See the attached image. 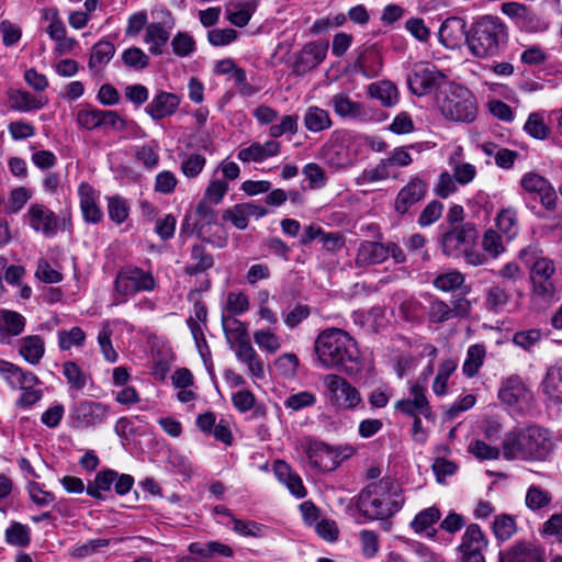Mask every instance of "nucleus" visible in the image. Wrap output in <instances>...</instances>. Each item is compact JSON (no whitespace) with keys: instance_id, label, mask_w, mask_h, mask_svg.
<instances>
[{"instance_id":"obj_19","label":"nucleus","mask_w":562,"mask_h":562,"mask_svg":"<svg viewBox=\"0 0 562 562\" xmlns=\"http://www.w3.org/2000/svg\"><path fill=\"white\" fill-rule=\"evenodd\" d=\"M166 12L170 18V23L153 22L145 27L144 43L148 46V52L154 56L164 54L166 45L170 40V32L175 26L171 13L169 11Z\"/></svg>"},{"instance_id":"obj_37","label":"nucleus","mask_w":562,"mask_h":562,"mask_svg":"<svg viewBox=\"0 0 562 562\" xmlns=\"http://www.w3.org/2000/svg\"><path fill=\"white\" fill-rule=\"evenodd\" d=\"M543 393L552 401L562 403V367L553 366L547 370L541 383Z\"/></svg>"},{"instance_id":"obj_16","label":"nucleus","mask_w":562,"mask_h":562,"mask_svg":"<svg viewBox=\"0 0 562 562\" xmlns=\"http://www.w3.org/2000/svg\"><path fill=\"white\" fill-rule=\"evenodd\" d=\"M30 227L44 237H55L58 232L57 215L44 204L34 203L26 213Z\"/></svg>"},{"instance_id":"obj_15","label":"nucleus","mask_w":562,"mask_h":562,"mask_svg":"<svg viewBox=\"0 0 562 562\" xmlns=\"http://www.w3.org/2000/svg\"><path fill=\"white\" fill-rule=\"evenodd\" d=\"M394 408L406 416H423L426 419H434L432 409L426 396V387L419 382H415L411 386L409 397L398 400Z\"/></svg>"},{"instance_id":"obj_41","label":"nucleus","mask_w":562,"mask_h":562,"mask_svg":"<svg viewBox=\"0 0 562 562\" xmlns=\"http://www.w3.org/2000/svg\"><path fill=\"white\" fill-rule=\"evenodd\" d=\"M368 91L372 98L380 100L384 106L391 108L398 102L397 88L389 80L371 83Z\"/></svg>"},{"instance_id":"obj_64","label":"nucleus","mask_w":562,"mask_h":562,"mask_svg":"<svg viewBox=\"0 0 562 562\" xmlns=\"http://www.w3.org/2000/svg\"><path fill=\"white\" fill-rule=\"evenodd\" d=\"M274 367L281 375L292 378L296 374L299 359L295 353L286 352L274 360Z\"/></svg>"},{"instance_id":"obj_30","label":"nucleus","mask_w":562,"mask_h":562,"mask_svg":"<svg viewBox=\"0 0 562 562\" xmlns=\"http://www.w3.org/2000/svg\"><path fill=\"white\" fill-rule=\"evenodd\" d=\"M448 166L458 184L467 186L476 177V168L470 162L463 161L462 147L458 146L448 158Z\"/></svg>"},{"instance_id":"obj_46","label":"nucleus","mask_w":562,"mask_h":562,"mask_svg":"<svg viewBox=\"0 0 562 562\" xmlns=\"http://www.w3.org/2000/svg\"><path fill=\"white\" fill-rule=\"evenodd\" d=\"M486 355L485 347L476 344L469 347L462 371L468 378H473L483 364Z\"/></svg>"},{"instance_id":"obj_4","label":"nucleus","mask_w":562,"mask_h":562,"mask_svg":"<svg viewBox=\"0 0 562 562\" xmlns=\"http://www.w3.org/2000/svg\"><path fill=\"white\" fill-rule=\"evenodd\" d=\"M552 449L550 432L539 426H529L518 432H508L503 441V454L507 460H546Z\"/></svg>"},{"instance_id":"obj_60","label":"nucleus","mask_w":562,"mask_h":562,"mask_svg":"<svg viewBox=\"0 0 562 562\" xmlns=\"http://www.w3.org/2000/svg\"><path fill=\"white\" fill-rule=\"evenodd\" d=\"M541 339L542 331L537 328L520 330L513 336V342L526 351H530Z\"/></svg>"},{"instance_id":"obj_8","label":"nucleus","mask_w":562,"mask_h":562,"mask_svg":"<svg viewBox=\"0 0 562 562\" xmlns=\"http://www.w3.org/2000/svg\"><path fill=\"white\" fill-rule=\"evenodd\" d=\"M358 142V135L347 130H336L322 146L319 157L323 162L334 169H344L353 165L356 153L351 146Z\"/></svg>"},{"instance_id":"obj_6","label":"nucleus","mask_w":562,"mask_h":562,"mask_svg":"<svg viewBox=\"0 0 562 562\" xmlns=\"http://www.w3.org/2000/svg\"><path fill=\"white\" fill-rule=\"evenodd\" d=\"M440 113L451 122L471 123L477 114L474 94L465 87L448 83L438 100Z\"/></svg>"},{"instance_id":"obj_47","label":"nucleus","mask_w":562,"mask_h":562,"mask_svg":"<svg viewBox=\"0 0 562 562\" xmlns=\"http://www.w3.org/2000/svg\"><path fill=\"white\" fill-rule=\"evenodd\" d=\"M512 294L503 284H494L486 290V306L494 312L502 311L510 301Z\"/></svg>"},{"instance_id":"obj_40","label":"nucleus","mask_w":562,"mask_h":562,"mask_svg":"<svg viewBox=\"0 0 562 562\" xmlns=\"http://www.w3.org/2000/svg\"><path fill=\"white\" fill-rule=\"evenodd\" d=\"M61 370L67 381L69 392H81L86 387L89 375L77 362L71 360L65 361L61 364Z\"/></svg>"},{"instance_id":"obj_56","label":"nucleus","mask_w":562,"mask_h":562,"mask_svg":"<svg viewBox=\"0 0 562 562\" xmlns=\"http://www.w3.org/2000/svg\"><path fill=\"white\" fill-rule=\"evenodd\" d=\"M254 341L268 353L277 352L281 347L280 338L269 329H259L254 333Z\"/></svg>"},{"instance_id":"obj_29","label":"nucleus","mask_w":562,"mask_h":562,"mask_svg":"<svg viewBox=\"0 0 562 562\" xmlns=\"http://www.w3.org/2000/svg\"><path fill=\"white\" fill-rule=\"evenodd\" d=\"M529 391L519 375H510L502 382L498 391L499 400L509 406L526 400Z\"/></svg>"},{"instance_id":"obj_3","label":"nucleus","mask_w":562,"mask_h":562,"mask_svg":"<svg viewBox=\"0 0 562 562\" xmlns=\"http://www.w3.org/2000/svg\"><path fill=\"white\" fill-rule=\"evenodd\" d=\"M403 504L404 499L394 488V481L383 477L360 492L357 508L368 520H383L400 512Z\"/></svg>"},{"instance_id":"obj_39","label":"nucleus","mask_w":562,"mask_h":562,"mask_svg":"<svg viewBox=\"0 0 562 562\" xmlns=\"http://www.w3.org/2000/svg\"><path fill=\"white\" fill-rule=\"evenodd\" d=\"M353 67L366 78H374L379 76L382 69V60L375 50L368 49L359 55Z\"/></svg>"},{"instance_id":"obj_55","label":"nucleus","mask_w":562,"mask_h":562,"mask_svg":"<svg viewBox=\"0 0 562 562\" xmlns=\"http://www.w3.org/2000/svg\"><path fill=\"white\" fill-rule=\"evenodd\" d=\"M552 501L551 494L536 485H531L526 494V506L531 510H539L548 506Z\"/></svg>"},{"instance_id":"obj_5","label":"nucleus","mask_w":562,"mask_h":562,"mask_svg":"<svg viewBox=\"0 0 562 562\" xmlns=\"http://www.w3.org/2000/svg\"><path fill=\"white\" fill-rule=\"evenodd\" d=\"M195 234L202 240L218 248L226 246L227 235L218 223L216 210L206 201H200L193 214H187L180 235Z\"/></svg>"},{"instance_id":"obj_21","label":"nucleus","mask_w":562,"mask_h":562,"mask_svg":"<svg viewBox=\"0 0 562 562\" xmlns=\"http://www.w3.org/2000/svg\"><path fill=\"white\" fill-rule=\"evenodd\" d=\"M499 562H544V550L535 543L519 541L507 551H501Z\"/></svg>"},{"instance_id":"obj_14","label":"nucleus","mask_w":562,"mask_h":562,"mask_svg":"<svg viewBox=\"0 0 562 562\" xmlns=\"http://www.w3.org/2000/svg\"><path fill=\"white\" fill-rule=\"evenodd\" d=\"M555 266L553 260L539 257L530 265V281L532 293L541 299H551L555 293L553 274Z\"/></svg>"},{"instance_id":"obj_59","label":"nucleus","mask_w":562,"mask_h":562,"mask_svg":"<svg viewBox=\"0 0 562 562\" xmlns=\"http://www.w3.org/2000/svg\"><path fill=\"white\" fill-rule=\"evenodd\" d=\"M122 61L128 68L144 69L149 65L148 55L139 47H130L122 53Z\"/></svg>"},{"instance_id":"obj_26","label":"nucleus","mask_w":562,"mask_h":562,"mask_svg":"<svg viewBox=\"0 0 562 562\" xmlns=\"http://www.w3.org/2000/svg\"><path fill=\"white\" fill-rule=\"evenodd\" d=\"M467 22L459 16L447 18L439 29V41L446 47L457 46L463 38L467 42Z\"/></svg>"},{"instance_id":"obj_17","label":"nucleus","mask_w":562,"mask_h":562,"mask_svg":"<svg viewBox=\"0 0 562 562\" xmlns=\"http://www.w3.org/2000/svg\"><path fill=\"white\" fill-rule=\"evenodd\" d=\"M428 184L419 177H413L397 193L394 201V210L400 215H405L418 204L427 194Z\"/></svg>"},{"instance_id":"obj_43","label":"nucleus","mask_w":562,"mask_h":562,"mask_svg":"<svg viewBox=\"0 0 562 562\" xmlns=\"http://www.w3.org/2000/svg\"><path fill=\"white\" fill-rule=\"evenodd\" d=\"M496 225L508 239H513L519 232L517 210L513 206L501 210L496 216Z\"/></svg>"},{"instance_id":"obj_49","label":"nucleus","mask_w":562,"mask_h":562,"mask_svg":"<svg viewBox=\"0 0 562 562\" xmlns=\"http://www.w3.org/2000/svg\"><path fill=\"white\" fill-rule=\"evenodd\" d=\"M205 164L206 158L201 154H183L180 169L187 178H196L204 169Z\"/></svg>"},{"instance_id":"obj_50","label":"nucleus","mask_w":562,"mask_h":562,"mask_svg":"<svg viewBox=\"0 0 562 562\" xmlns=\"http://www.w3.org/2000/svg\"><path fill=\"white\" fill-rule=\"evenodd\" d=\"M440 516L439 508L435 506L425 508L415 516L411 522V527L416 533H420L437 522Z\"/></svg>"},{"instance_id":"obj_28","label":"nucleus","mask_w":562,"mask_h":562,"mask_svg":"<svg viewBox=\"0 0 562 562\" xmlns=\"http://www.w3.org/2000/svg\"><path fill=\"white\" fill-rule=\"evenodd\" d=\"M385 260L386 250L384 249V244L363 240L358 247L355 263L357 267H367L382 263Z\"/></svg>"},{"instance_id":"obj_24","label":"nucleus","mask_w":562,"mask_h":562,"mask_svg":"<svg viewBox=\"0 0 562 562\" xmlns=\"http://www.w3.org/2000/svg\"><path fill=\"white\" fill-rule=\"evenodd\" d=\"M78 195L83 220L92 224L99 223L103 217V213L98 205L99 192L89 183L82 182L78 187Z\"/></svg>"},{"instance_id":"obj_36","label":"nucleus","mask_w":562,"mask_h":562,"mask_svg":"<svg viewBox=\"0 0 562 562\" xmlns=\"http://www.w3.org/2000/svg\"><path fill=\"white\" fill-rule=\"evenodd\" d=\"M115 46L110 41H99L91 48L88 66L93 71H100L114 56Z\"/></svg>"},{"instance_id":"obj_48","label":"nucleus","mask_w":562,"mask_h":562,"mask_svg":"<svg viewBox=\"0 0 562 562\" xmlns=\"http://www.w3.org/2000/svg\"><path fill=\"white\" fill-rule=\"evenodd\" d=\"M57 339L59 349L63 351H67L70 350L72 347H82L86 341V334L82 330V328L75 326L69 330H58Z\"/></svg>"},{"instance_id":"obj_32","label":"nucleus","mask_w":562,"mask_h":562,"mask_svg":"<svg viewBox=\"0 0 562 562\" xmlns=\"http://www.w3.org/2000/svg\"><path fill=\"white\" fill-rule=\"evenodd\" d=\"M19 355L30 364L36 366L45 353V342L40 335H29L19 341Z\"/></svg>"},{"instance_id":"obj_35","label":"nucleus","mask_w":562,"mask_h":562,"mask_svg":"<svg viewBox=\"0 0 562 562\" xmlns=\"http://www.w3.org/2000/svg\"><path fill=\"white\" fill-rule=\"evenodd\" d=\"M117 477V472L105 469L97 473L93 481H89L86 492L95 499H104L102 493L111 490Z\"/></svg>"},{"instance_id":"obj_9","label":"nucleus","mask_w":562,"mask_h":562,"mask_svg":"<svg viewBox=\"0 0 562 562\" xmlns=\"http://www.w3.org/2000/svg\"><path fill=\"white\" fill-rule=\"evenodd\" d=\"M306 456L314 468L323 472H329L340 465V463L352 456V447H331L327 443L308 439L305 448Z\"/></svg>"},{"instance_id":"obj_11","label":"nucleus","mask_w":562,"mask_h":562,"mask_svg":"<svg viewBox=\"0 0 562 562\" xmlns=\"http://www.w3.org/2000/svg\"><path fill=\"white\" fill-rule=\"evenodd\" d=\"M324 385L330 394V404L340 409L352 411L362 403L358 389L338 374L325 375Z\"/></svg>"},{"instance_id":"obj_52","label":"nucleus","mask_w":562,"mask_h":562,"mask_svg":"<svg viewBox=\"0 0 562 562\" xmlns=\"http://www.w3.org/2000/svg\"><path fill=\"white\" fill-rule=\"evenodd\" d=\"M464 280L463 273L458 270H450L437 276L434 280V285L440 291L451 292L460 289Z\"/></svg>"},{"instance_id":"obj_53","label":"nucleus","mask_w":562,"mask_h":562,"mask_svg":"<svg viewBox=\"0 0 562 562\" xmlns=\"http://www.w3.org/2000/svg\"><path fill=\"white\" fill-rule=\"evenodd\" d=\"M5 540L15 547H27L31 542L30 528L21 522H12L5 530Z\"/></svg>"},{"instance_id":"obj_58","label":"nucleus","mask_w":562,"mask_h":562,"mask_svg":"<svg viewBox=\"0 0 562 562\" xmlns=\"http://www.w3.org/2000/svg\"><path fill=\"white\" fill-rule=\"evenodd\" d=\"M233 530L244 537L261 538L266 527L252 520H241L232 516Z\"/></svg>"},{"instance_id":"obj_54","label":"nucleus","mask_w":562,"mask_h":562,"mask_svg":"<svg viewBox=\"0 0 562 562\" xmlns=\"http://www.w3.org/2000/svg\"><path fill=\"white\" fill-rule=\"evenodd\" d=\"M524 130L528 135L536 139H546L550 134V128L546 124L542 114L538 112L529 114Z\"/></svg>"},{"instance_id":"obj_2","label":"nucleus","mask_w":562,"mask_h":562,"mask_svg":"<svg viewBox=\"0 0 562 562\" xmlns=\"http://www.w3.org/2000/svg\"><path fill=\"white\" fill-rule=\"evenodd\" d=\"M508 40V26L499 16L492 14L474 18L467 32V47L472 56L480 59L498 56Z\"/></svg>"},{"instance_id":"obj_45","label":"nucleus","mask_w":562,"mask_h":562,"mask_svg":"<svg viewBox=\"0 0 562 562\" xmlns=\"http://www.w3.org/2000/svg\"><path fill=\"white\" fill-rule=\"evenodd\" d=\"M172 53L179 58H187L196 52L193 36L186 31L177 32L170 41Z\"/></svg>"},{"instance_id":"obj_42","label":"nucleus","mask_w":562,"mask_h":562,"mask_svg":"<svg viewBox=\"0 0 562 562\" xmlns=\"http://www.w3.org/2000/svg\"><path fill=\"white\" fill-rule=\"evenodd\" d=\"M8 98L11 108L20 112L40 110L44 106V102L41 99L24 90L12 89L8 92Z\"/></svg>"},{"instance_id":"obj_1","label":"nucleus","mask_w":562,"mask_h":562,"mask_svg":"<svg viewBox=\"0 0 562 562\" xmlns=\"http://www.w3.org/2000/svg\"><path fill=\"white\" fill-rule=\"evenodd\" d=\"M319 364L326 369H340L348 376H356L364 368L356 340L340 328L321 331L314 342Z\"/></svg>"},{"instance_id":"obj_44","label":"nucleus","mask_w":562,"mask_h":562,"mask_svg":"<svg viewBox=\"0 0 562 562\" xmlns=\"http://www.w3.org/2000/svg\"><path fill=\"white\" fill-rule=\"evenodd\" d=\"M330 104L335 113L340 117H358L361 114V105L352 101L346 93L334 94Z\"/></svg>"},{"instance_id":"obj_51","label":"nucleus","mask_w":562,"mask_h":562,"mask_svg":"<svg viewBox=\"0 0 562 562\" xmlns=\"http://www.w3.org/2000/svg\"><path fill=\"white\" fill-rule=\"evenodd\" d=\"M456 369L457 363L452 359H447L440 364L438 373L432 383V392L436 395L442 396L447 393L448 379Z\"/></svg>"},{"instance_id":"obj_61","label":"nucleus","mask_w":562,"mask_h":562,"mask_svg":"<svg viewBox=\"0 0 562 562\" xmlns=\"http://www.w3.org/2000/svg\"><path fill=\"white\" fill-rule=\"evenodd\" d=\"M311 315V307L306 304H296L293 308L283 312L282 318L285 326L290 329L297 327L303 321Z\"/></svg>"},{"instance_id":"obj_22","label":"nucleus","mask_w":562,"mask_h":562,"mask_svg":"<svg viewBox=\"0 0 562 562\" xmlns=\"http://www.w3.org/2000/svg\"><path fill=\"white\" fill-rule=\"evenodd\" d=\"M237 360L246 366L247 373L255 380H263L266 376L265 362L252 347L250 341H243L234 347Z\"/></svg>"},{"instance_id":"obj_62","label":"nucleus","mask_w":562,"mask_h":562,"mask_svg":"<svg viewBox=\"0 0 562 562\" xmlns=\"http://www.w3.org/2000/svg\"><path fill=\"white\" fill-rule=\"evenodd\" d=\"M102 110L99 109H81L77 112V124L88 131L101 127Z\"/></svg>"},{"instance_id":"obj_7","label":"nucleus","mask_w":562,"mask_h":562,"mask_svg":"<svg viewBox=\"0 0 562 562\" xmlns=\"http://www.w3.org/2000/svg\"><path fill=\"white\" fill-rule=\"evenodd\" d=\"M157 286L155 277L137 266L121 268L114 280L113 304L120 305L139 292H153Z\"/></svg>"},{"instance_id":"obj_25","label":"nucleus","mask_w":562,"mask_h":562,"mask_svg":"<svg viewBox=\"0 0 562 562\" xmlns=\"http://www.w3.org/2000/svg\"><path fill=\"white\" fill-rule=\"evenodd\" d=\"M180 104V98L170 92L159 91L145 108L146 113L155 121L173 114Z\"/></svg>"},{"instance_id":"obj_23","label":"nucleus","mask_w":562,"mask_h":562,"mask_svg":"<svg viewBox=\"0 0 562 562\" xmlns=\"http://www.w3.org/2000/svg\"><path fill=\"white\" fill-rule=\"evenodd\" d=\"M327 49L328 43L325 41L307 43L296 58V71L305 72L316 68L326 58Z\"/></svg>"},{"instance_id":"obj_63","label":"nucleus","mask_w":562,"mask_h":562,"mask_svg":"<svg viewBox=\"0 0 562 562\" xmlns=\"http://www.w3.org/2000/svg\"><path fill=\"white\" fill-rule=\"evenodd\" d=\"M111 336L112 329L110 328V325L108 323L102 325L98 334V344L104 359L109 362H115L117 360V353L113 348Z\"/></svg>"},{"instance_id":"obj_34","label":"nucleus","mask_w":562,"mask_h":562,"mask_svg":"<svg viewBox=\"0 0 562 562\" xmlns=\"http://www.w3.org/2000/svg\"><path fill=\"white\" fill-rule=\"evenodd\" d=\"M305 128L311 133H319L333 126L330 114L317 105L308 106L303 115Z\"/></svg>"},{"instance_id":"obj_33","label":"nucleus","mask_w":562,"mask_h":562,"mask_svg":"<svg viewBox=\"0 0 562 562\" xmlns=\"http://www.w3.org/2000/svg\"><path fill=\"white\" fill-rule=\"evenodd\" d=\"M274 474L277 479L297 498H302L306 495V490L303 485L302 479L299 474L292 471L286 462L277 461L274 464Z\"/></svg>"},{"instance_id":"obj_10","label":"nucleus","mask_w":562,"mask_h":562,"mask_svg":"<svg viewBox=\"0 0 562 562\" xmlns=\"http://www.w3.org/2000/svg\"><path fill=\"white\" fill-rule=\"evenodd\" d=\"M446 76L430 63L415 64L407 74L409 91L417 97L432 93L445 82Z\"/></svg>"},{"instance_id":"obj_18","label":"nucleus","mask_w":562,"mask_h":562,"mask_svg":"<svg viewBox=\"0 0 562 562\" xmlns=\"http://www.w3.org/2000/svg\"><path fill=\"white\" fill-rule=\"evenodd\" d=\"M520 187L527 193L538 194L541 204L547 210H554L557 206V193L551 183L536 172H527L520 179Z\"/></svg>"},{"instance_id":"obj_12","label":"nucleus","mask_w":562,"mask_h":562,"mask_svg":"<svg viewBox=\"0 0 562 562\" xmlns=\"http://www.w3.org/2000/svg\"><path fill=\"white\" fill-rule=\"evenodd\" d=\"M477 231L471 223L452 226L441 237L442 251L448 257L458 258L474 245Z\"/></svg>"},{"instance_id":"obj_57","label":"nucleus","mask_w":562,"mask_h":562,"mask_svg":"<svg viewBox=\"0 0 562 562\" xmlns=\"http://www.w3.org/2000/svg\"><path fill=\"white\" fill-rule=\"evenodd\" d=\"M493 532L498 540H508L516 532L515 519L505 514L496 516L493 522Z\"/></svg>"},{"instance_id":"obj_31","label":"nucleus","mask_w":562,"mask_h":562,"mask_svg":"<svg viewBox=\"0 0 562 562\" xmlns=\"http://www.w3.org/2000/svg\"><path fill=\"white\" fill-rule=\"evenodd\" d=\"M280 153V143L268 140L263 144L255 142L250 146L238 151L237 157L244 162H261L270 157H274Z\"/></svg>"},{"instance_id":"obj_13","label":"nucleus","mask_w":562,"mask_h":562,"mask_svg":"<svg viewBox=\"0 0 562 562\" xmlns=\"http://www.w3.org/2000/svg\"><path fill=\"white\" fill-rule=\"evenodd\" d=\"M488 547V539L477 524L467 526L457 551L460 562H486L484 551Z\"/></svg>"},{"instance_id":"obj_38","label":"nucleus","mask_w":562,"mask_h":562,"mask_svg":"<svg viewBox=\"0 0 562 562\" xmlns=\"http://www.w3.org/2000/svg\"><path fill=\"white\" fill-rule=\"evenodd\" d=\"M191 259L193 263H188L184 267V272L189 276H196L211 269L214 265V259L211 254L205 250L202 245H193L191 247Z\"/></svg>"},{"instance_id":"obj_20","label":"nucleus","mask_w":562,"mask_h":562,"mask_svg":"<svg viewBox=\"0 0 562 562\" xmlns=\"http://www.w3.org/2000/svg\"><path fill=\"white\" fill-rule=\"evenodd\" d=\"M108 415L109 407L94 401H81L72 408V417L83 427L101 424Z\"/></svg>"},{"instance_id":"obj_27","label":"nucleus","mask_w":562,"mask_h":562,"mask_svg":"<svg viewBox=\"0 0 562 562\" xmlns=\"http://www.w3.org/2000/svg\"><path fill=\"white\" fill-rule=\"evenodd\" d=\"M26 318L10 310L0 311V342L10 344L12 337L21 335L25 328Z\"/></svg>"}]
</instances>
